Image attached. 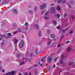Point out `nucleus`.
<instances>
[{
	"mask_svg": "<svg viewBox=\"0 0 75 75\" xmlns=\"http://www.w3.org/2000/svg\"><path fill=\"white\" fill-rule=\"evenodd\" d=\"M28 29V27H27V30Z\"/></svg>",
	"mask_w": 75,
	"mask_h": 75,
	"instance_id": "obj_63",
	"label": "nucleus"
},
{
	"mask_svg": "<svg viewBox=\"0 0 75 75\" xmlns=\"http://www.w3.org/2000/svg\"><path fill=\"white\" fill-rule=\"evenodd\" d=\"M17 56L18 58H19V57H20V54H18L17 55Z\"/></svg>",
	"mask_w": 75,
	"mask_h": 75,
	"instance_id": "obj_32",
	"label": "nucleus"
},
{
	"mask_svg": "<svg viewBox=\"0 0 75 75\" xmlns=\"http://www.w3.org/2000/svg\"><path fill=\"white\" fill-rule=\"evenodd\" d=\"M71 18L73 20H74V18H75L74 17V16L72 15L71 16Z\"/></svg>",
	"mask_w": 75,
	"mask_h": 75,
	"instance_id": "obj_25",
	"label": "nucleus"
},
{
	"mask_svg": "<svg viewBox=\"0 0 75 75\" xmlns=\"http://www.w3.org/2000/svg\"><path fill=\"white\" fill-rule=\"evenodd\" d=\"M49 70L47 69L46 72H49Z\"/></svg>",
	"mask_w": 75,
	"mask_h": 75,
	"instance_id": "obj_53",
	"label": "nucleus"
},
{
	"mask_svg": "<svg viewBox=\"0 0 75 75\" xmlns=\"http://www.w3.org/2000/svg\"><path fill=\"white\" fill-rule=\"evenodd\" d=\"M37 65H35V66H36Z\"/></svg>",
	"mask_w": 75,
	"mask_h": 75,
	"instance_id": "obj_62",
	"label": "nucleus"
},
{
	"mask_svg": "<svg viewBox=\"0 0 75 75\" xmlns=\"http://www.w3.org/2000/svg\"><path fill=\"white\" fill-rule=\"evenodd\" d=\"M55 10V8H52L51 11V13H52V12H54V11Z\"/></svg>",
	"mask_w": 75,
	"mask_h": 75,
	"instance_id": "obj_8",
	"label": "nucleus"
},
{
	"mask_svg": "<svg viewBox=\"0 0 75 75\" xmlns=\"http://www.w3.org/2000/svg\"><path fill=\"white\" fill-rule=\"evenodd\" d=\"M74 64V62H70L69 63V65L71 66V65H73V64Z\"/></svg>",
	"mask_w": 75,
	"mask_h": 75,
	"instance_id": "obj_21",
	"label": "nucleus"
},
{
	"mask_svg": "<svg viewBox=\"0 0 75 75\" xmlns=\"http://www.w3.org/2000/svg\"><path fill=\"white\" fill-rule=\"evenodd\" d=\"M50 69H51V66H48V67H47V69H48V70H50Z\"/></svg>",
	"mask_w": 75,
	"mask_h": 75,
	"instance_id": "obj_23",
	"label": "nucleus"
},
{
	"mask_svg": "<svg viewBox=\"0 0 75 75\" xmlns=\"http://www.w3.org/2000/svg\"><path fill=\"white\" fill-rule=\"evenodd\" d=\"M38 64L41 67H42L44 65L42 64H41L40 62H39Z\"/></svg>",
	"mask_w": 75,
	"mask_h": 75,
	"instance_id": "obj_11",
	"label": "nucleus"
},
{
	"mask_svg": "<svg viewBox=\"0 0 75 75\" xmlns=\"http://www.w3.org/2000/svg\"><path fill=\"white\" fill-rule=\"evenodd\" d=\"M58 58H59V57H57L55 59H54V61H57V59H58Z\"/></svg>",
	"mask_w": 75,
	"mask_h": 75,
	"instance_id": "obj_30",
	"label": "nucleus"
},
{
	"mask_svg": "<svg viewBox=\"0 0 75 75\" xmlns=\"http://www.w3.org/2000/svg\"><path fill=\"white\" fill-rule=\"evenodd\" d=\"M28 74V73H27V72H26L25 73V75H27Z\"/></svg>",
	"mask_w": 75,
	"mask_h": 75,
	"instance_id": "obj_50",
	"label": "nucleus"
},
{
	"mask_svg": "<svg viewBox=\"0 0 75 75\" xmlns=\"http://www.w3.org/2000/svg\"><path fill=\"white\" fill-rule=\"evenodd\" d=\"M51 61H52V59L51 58V57L50 56L48 57L47 58V62H48V63H50L51 62Z\"/></svg>",
	"mask_w": 75,
	"mask_h": 75,
	"instance_id": "obj_4",
	"label": "nucleus"
},
{
	"mask_svg": "<svg viewBox=\"0 0 75 75\" xmlns=\"http://www.w3.org/2000/svg\"><path fill=\"white\" fill-rule=\"evenodd\" d=\"M7 36H8V37H10V36H11V33H8L7 34Z\"/></svg>",
	"mask_w": 75,
	"mask_h": 75,
	"instance_id": "obj_24",
	"label": "nucleus"
},
{
	"mask_svg": "<svg viewBox=\"0 0 75 75\" xmlns=\"http://www.w3.org/2000/svg\"><path fill=\"white\" fill-rule=\"evenodd\" d=\"M50 37H52V38H54L55 37V35L53 34H52L51 35Z\"/></svg>",
	"mask_w": 75,
	"mask_h": 75,
	"instance_id": "obj_18",
	"label": "nucleus"
},
{
	"mask_svg": "<svg viewBox=\"0 0 75 75\" xmlns=\"http://www.w3.org/2000/svg\"><path fill=\"white\" fill-rule=\"evenodd\" d=\"M67 58V57L66 56H64L63 54H62V58H61V59L60 61V64H62V66H64V65H66V63L63 62V60H64V59H65V58Z\"/></svg>",
	"mask_w": 75,
	"mask_h": 75,
	"instance_id": "obj_1",
	"label": "nucleus"
},
{
	"mask_svg": "<svg viewBox=\"0 0 75 75\" xmlns=\"http://www.w3.org/2000/svg\"><path fill=\"white\" fill-rule=\"evenodd\" d=\"M33 53H31L30 54V57H32V56H33Z\"/></svg>",
	"mask_w": 75,
	"mask_h": 75,
	"instance_id": "obj_49",
	"label": "nucleus"
},
{
	"mask_svg": "<svg viewBox=\"0 0 75 75\" xmlns=\"http://www.w3.org/2000/svg\"><path fill=\"white\" fill-rule=\"evenodd\" d=\"M46 4H43L42 5H41L40 6V9L41 10H43V9H44V8H45Z\"/></svg>",
	"mask_w": 75,
	"mask_h": 75,
	"instance_id": "obj_5",
	"label": "nucleus"
},
{
	"mask_svg": "<svg viewBox=\"0 0 75 75\" xmlns=\"http://www.w3.org/2000/svg\"><path fill=\"white\" fill-rule=\"evenodd\" d=\"M65 3V0H63L62 1V3Z\"/></svg>",
	"mask_w": 75,
	"mask_h": 75,
	"instance_id": "obj_36",
	"label": "nucleus"
},
{
	"mask_svg": "<svg viewBox=\"0 0 75 75\" xmlns=\"http://www.w3.org/2000/svg\"><path fill=\"white\" fill-rule=\"evenodd\" d=\"M28 23H25V26H26V27H27V26L28 25Z\"/></svg>",
	"mask_w": 75,
	"mask_h": 75,
	"instance_id": "obj_27",
	"label": "nucleus"
},
{
	"mask_svg": "<svg viewBox=\"0 0 75 75\" xmlns=\"http://www.w3.org/2000/svg\"><path fill=\"white\" fill-rule=\"evenodd\" d=\"M62 70H61L60 71V72H62Z\"/></svg>",
	"mask_w": 75,
	"mask_h": 75,
	"instance_id": "obj_55",
	"label": "nucleus"
},
{
	"mask_svg": "<svg viewBox=\"0 0 75 75\" xmlns=\"http://www.w3.org/2000/svg\"><path fill=\"white\" fill-rule=\"evenodd\" d=\"M14 42L15 44H17L18 42V40L16 39H15L14 40Z\"/></svg>",
	"mask_w": 75,
	"mask_h": 75,
	"instance_id": "obj_16",
	"label": "nucleus"
},
{
	"mask_svg": "<svg viewBox=\"0 0 75 75\" xmlns=\"http://www.w3.org/2000/svg\"><path fill=\"white\" fill-rule=\"evenodd\" d=\"M17 33V31H16V32H14L13 34H16V33Z\"/></svg>",
	"mask_w": 75,
	"mask_h": 75,
	"instance_id": "obj_48",
	"label": "nucleus"
},
{
	"mask_svg": "<svg viewBox=\"0 0 75 75\" xmlns=\"http://www.w3.org/2000/svg\"><path fill=\"white\" fill-rule=\"evenodd\" d=\"M52 22L54 23V25H56V24H57V22H56V21L53 20L52 21Z\"/></svg>",
	"mask_w": 75,
	"mask_h": 75,
	"instance_id": "obj_12",
	"label": "nucleus"
},
{
	"mask_svg": "<svg viewBox=\"0 0 75 75\" xmlns=\"http://www.w3.org/2000/svg\"><path fill=\"white\" fill-rule=\"evenodd\" d=\"M53 41H55V39H54L53 40Z\"/></svg>",
	"mask_w": 75,
	"mask_h": 75,
	"instance_id": "obj_59",
	"label": "nucleus"
},
{
	"mask_svg": "<svg viewBox=\"0 0 75 75\" xmlns=\"http://www.w3.org/2000/svg\"><path fill=\"white\" fill-rule=\"evenodd\" d=\"M4 35H0V37H4Z\"/></svg>",
	"mask_w": 75,
	"mask_h": 75,
	"instance_id": "obj_38",
	"label": "nucleus"
},
{
	"mask_svg": "<svg viewBox=\"0 0 75 75\" xmlns=\"http://www.w3.org/2000/svg\"><path fill=\"white\" fill-rule=\"evenodd\" d=\"M1 62L0 61V64H1Z\"/></svg>",
	"mask_w": 75,
	"mask_h": 75,
	"instance_id": "obj_61",
	"label": "nucleus"
},
{
	"mask_svg": "<svg viewBox=\"0 0 75 75\" xmlns=\"http://www.w3.org/2000/svg\"><path fill=\"white\" fill-rule=\"evenodd\" d=\"M37 10V7H35V9H34V10L35 11H36Z\"/></svg>",
	"mask_w": 75,
	"mask_h": 75,
	"instance_id": "obj_31",
	"label": "nucleus"
},
{
	"mask_svg": "<svg viewBox=\"0 0 75 75\" xmlns=\"http://www.w3.org/2000/svg\"><path fill=\"white\" fill-rule=\"evenodd\" d=\"M56 9H57V10H61V8L59 7V6H58L56 7Z\"/></svg>",
	"mask_w": 75,
	"mask_h": 75,
	"instance_id": "obj_9",
	"label": "nucleus"
},
{
	"mask_svg": "<svg viewBox=\"0 0 75 75\" xmlns=\"http://www.w3.org/2000/svg\"><path fill=\"white\" fill-rule=\"evenodd\" d=\"M73 3H74V1H71L68 4V5L69 8H71V6H70V5L72 4Z\"/></svg>",
	"mask_w": 75,
	"mask_h": 75,
	"instance_id": "obj_6",
	"label": "nucleus"
},
{
	"mask_svg": "<svg viewBox=\"0 0 75 75\" xmlns=\"http://www.w3.org/2000/svg\"><path fill=\"white\" fill-rule=\"evenodd\" d=\"M61 0H58V3H60V2H61Z\"/></svg>",
	"mask_w": 75,
	"mask_h": 75,
	"instance_id": "obj_39",
	"label": "nucleus"
},
{
	"mask_svg": "<svg viewBox=\"0 0 75 75\" xmlns=\"http://www.w3.org/2000/svg\"><path fill=\"white\" fill-rule=\"evenodd\" d=\"M47 33L48 34H50V30H47Z\"/></svg>",
	"mask_w": 75,
	"mask_h": 75,
	"instance_id": "obj_22",
	"label": "nucleus"
},
{
	"mask_svg": "<svg viewBox=\"0 0 75 75\" xmlns=\"http://www.w3.org/2000/svg\"><path fill=\"white\" fill-rule=\"evenodd\" d=\"M44 19L45 20H48L49 19V17L47 16H45L44 17Z\"/></svg>",
	"mask_w": 75,
	"mask_h": 75,
	"instance_id": "obj_17",
	"label": "nucleus"
},
{
	"mask_svg": "<svg viewBox=\"0 0 75 75\" xmlns=\"http://www.w3.org/2000/svg\"><path fill=\"white\" fill-rule=\"evenodd\" d=\"M44 59H45V57H43V59L41 60V62H43V61H44Z\"/></svg>",
	"mask_w": 75,
	"mask_h": 75,
	"instance_id": "obj_19",
	"label": "nucleus"
},
{
	"mask_svg": "<svg viewBox=\"0 0 75 75\" xmlns=\"http://www.w3.org/2000/svg\"><path fill=\"white\" fill-rule=\"evenodd\" d=\"M1 40V38H0V40Z\"/></svg>",
	"mask_w": 75,
	"mask_h": 75,
	"instance_id": "obj_60",
	"label": "nucleus"
},
{
	"mask_svg": "<svg viewBox=\"0 0 75 75\" xmlns=\"http://www.w3.org/2000/svg\"><path fill=\"white\" fill-rule=\"evenodd\" d=\"M51 42V40H50L47 42V44L48 45H49V44H50V43Z\"/></svg>",
	"mask_w": 75,
	"mask_h": 75,
	"instance_id": "obj_20",
	"label": "nucleus"
},
{
	"mask_svg": "<svg viewBox=\"0 0 75 75\" xmlns=\"http://www.w3.org/2000/svg\"><path fill=\"white\" fill-rule=\"evenodd\" d=\"M54 5V4H52L51 5V6H53V5Z\"/></svg>",
	"mask_w": 75,
	"mask_h": 75,
	"instance_id": "obj_57",
	"label": "nucleus"
},
{
	"mask_svg": "<svg viewBox=\"0 0 75 75\" xmlns=\"http://www.w3.org/2000/svg\"><path fill=\"white\" fill-rule=\"evenodd\" d=\"M46 65H47V64H46Z\"/></svg>",
	"mask_w": 75,
	"mask_h": 75,
	"instance_id": "obj_64",
	"label": "nucleus"
},
{
	"mask_svg": "<svg viewBox=\"0 0 75 75\" xmlns=\"http://www.w3.org/2000/svg\"><path fill=\"white\" fill-rule=\"evenodd\" d=\"M72 48L71 46L68 47L67 49V52H69L71 50Z\"/></svg>",
	"mask_w": 75,
	"mask_h": 75,
	"instance_id": "obj_3",
	"label": "nucleus"
},
{
	"mask_svg": "<svg viewBox=\"0 0 75 75\" xmlns=\"http://www.w3.org/2000/svg\"><path fill=\"white\" fill-rule=\"evenodd\" d=\"M72 33H73V31L72 30H71V31H70L69 33V35H71V34H72Z\"/></svg>",
	"mask_w": 75,
	"mask_h": 75,
	"instance_id": "obj_15",
	"label": "nucleus"
},
{
	"mask_svg": "<svg viewBox=\"0 0 75 75\" xmlns=\"http://www.w3.org/2000/svg\"><path fill=\"white\" fill-rule=\"evenodd\" d=\"M61 51V49H60L59 51L57 52H59Z\"/></svg>",
	"mask_w": 75,
	"mask_h": 75,
	"instance_id": "obj_45",
	"label": "nucleus"
},
{
	"mask_svg": "<svg viewBox=\"0 0 75 75\" xmlns=\"http://www.w3.org/2000/svg\"><path fill=\"white\" fill-rule=\"evenodd\" d=\"M48 12H47L45 13V16H47V15L48 14Z\"/></svg>",
	"mask_w": 75,
	"mask_h": 75,
	"instance_id": "obj_34",
	"label": "nucleus"
},
{
	"mask_svg": "<svg viewBox=\"0 0 75 75\" xmlns=\"http://www.w3.org/2000/svg\"><path fill=\"white\" fill-rule=\"evenodd\" d=\"M24 45V41L23 40H21V42L19 43V47L20 48H22L23 47Z\"/></svg>",
	"mask_w": 75,
	"mask_h": 75,
	"instance_id": "obj_2",
	"label": "nucleus"
},
{
	"mask_svg": "<svg viewBox=\"0 0 75 75\" xmlns=\"http://www.w3.org/2000/svg\"><path fill=\"white\" fill-rule=\"evenodd\" d=\"M61 27H60V26H58L57 27V29H60V28Z\"/></svg>",
	"mask_w": 75,
	"mask_h": 75,
	"instance_id": "obj_41",
	"label": "nucleus"
},
{
	"mask_svg": "<svg viewBox=\"0 0 75 75\" xmlns=\"http://www.w3.org/2000/svg\"><path fill=\"white\" fill-rule=\"evenodd\" d=\"M29 13H33V11H30Z\"/></svg>",
	"mask_w": 75,
	"mask_h": 75,
	"instance_id": "obj_47",
	"label": "nucleus"
},
{
	"mask_svg": "<svg viewBox=\"0 0 75 75\" xmlns=\"http://www.w3.org/2000/svg\"><path fill=\"white\" fill-rule=\"evenodd\" d=\"M69 41H67L66 42V44H68L69 42Z\"/></svg>",
	"mask_w": 75,
	"mask_h": 75,
	"instance_id": "obj_44",
	"label": "nucleus"
},
{
	"mask_svg": "<svg viewBox=\"0 0 75 75\" xmlns=\"http://www.w3.org/2000/svg\"><path fill=\"white\" fill-rule=\"evenodd\" d=\"M55 17H57V18H59V17L60 16L59 14H56L55 15Z\"/></svg>",
	"mask_w": 75,
	"mask_h": 75,
	"instance_id": "obj_13",
	"label": "nucleus"
},
{
	"mask_svg": "<svg viewBox=\"0 0 75 75\" xmlns=\"http://www.w3.org/2000/svg\"><path fill=\"white\" fill-rule=\"evenodd\" d=\"M13 11L14 13H17V11L16 9H14L13 10Z\"/></svg>",
	"mask_w": 75,
	"mask_h": 75,
	"instance_id": "obj_14",
	"label": "nucleus"
},
{
	"mask_svg": "<svg viewBox=\"0 0 75 75\" xmlns=\"http://www.w3.org/2000/svg\"><path fill=\"white\" fill-rule=\"evenodd\" d=\"M24 37V36L23 35H22L21 36V38H22Z\"/></svg>",
	"mask_w": 75,
	"mask_h": 75,
	"instance_id": "obj_51",
	"label": "nucleus"
},
{
	"mask_svg": "<svg viewBox=\"0 0 75 75\" xmlns=\"http://www.w3.org/2000/svg\"><path fill=\"white\" fill-rule=\"evenodd\" d=\"M61 45L60 44H58L57 45V47H61Z\"/></svg>",
	"mask_w": 75,
	"mask_h": 75,
	"instance_id": "obj_37",
	"label": "nucleus"
},
{
	"mask_svg": "<svg viewBox=\"0 0 75 75\" xmlns=\"http://www.w3.org/2000/svg\"><path fill=\"white\" fill-rule=\"evenodd\" d=\"M67 14L64 13V17H67Z\"/></svg>",
	"mask_w": 75,
	"mask_h": 75,
	"instance_id": "obj_29",
	"label": "nucleus"
},
{
	"mask_svg": "<svg viewBox=\"0 0 75 75\" xmlns=\"http://www.w3.org/2000/svg\"><path fill=\"white\" fill-rule=\"evenodd\" d=\"M29 62H31V60H29Z\"/></svg>",
	"mask_w": 75,
	"mask_h": 75,
	"instance_id": "obj_56",
	"label": "nucleus"
},
{
	"mask_svg": "<svg viewBox=\"0 0 75 75\" xmlns=\"http://www.w3.org/2000/svg\"><path fill=\"white\" fill-rule=\"evenodd\" d=\"M4 44V42H2L1 43V45H3Z\"/></svg>",
	"mask_w": 75,
	"mask_h": 75,
	"instance_id": "obj_54",
	"label": "nucleus"
},
{
	"mask_svg": "<svg viewBox=\"0 0 75 75\" xmlns=\"http://www.w3.org/2000/svg\"><path fill=\"white\" fill-rule=\"evenodd\" d=\"M4 71H5L4 69H2L1 70V71L2 72H4Z\"/></svg>",
	"mask_w": 75,
	"mask_h": 75,
	"instance_id": "obj_43",
	"label": "nucleus"
},
{
	"mask_svg": "<svg viewBox=\"0 0 75 75\" xmlns=\"http://www.w3.org/2000/svg\"><path fill=\"white\" fill-rule=\"evenodd\" d=\"M55 67V64H54L53 65L52 68H54Z\"/></svg>",
	"mask_w": 75,
	"mask_h": 75,
	"instance_id": "obj_40",
	"label": "nucleus"
},
{
	"mask_svg": "<svg viewBox=\"0 0 75 75\" xmlns=\"http://www.w3.org/2000/svg\"><path fill=\"white\" fill-rule=\"evenodd\" d=\"M2 69V67L1 66H0V69Z\"/></svg>",
	"mask_w": 75,
	"mask_h": 75,
	"instance_id": "obj_52",
	"label": "nucleus"
},
{
	"mask_svg": "<svg viewBox=\"0 0 75 75\" xmlns=\"http://www.w3.org/2000/svg\"><path fill=\"white\" fill-rule=\"evenodd\" d=\"M35 52L36 54H38V53L37 52V50H35Z\"/></svg>",
	"mask_w": 75,
	"mask_h": 75,
	"instance_id": "obj_35",
	"label": "nucleus"
},
{
	"mask_svg": "<svg viewBox=\"0 0 75 75\" xmlns=\"http://www.w3.org/2000/svg\"><path fill=\"white\" fill-rule=\"evenodd\" d=\"M29 75H31V73H29Z\"/></svg>",
	"mask_w": 75,
	"mask_h": 75,
	"instance_id": "obj_58",
	"label": "nucleus"
},
{
	"mask_svg": "<svg viewBox=\"0 0 75 75\" xmlns=\"http://www.w3.org/2000/svg\"><path fill=\"white\" fill-rule=\"evenodd\" d=\"M18 31H19V32H20V33H21V29H18Z\"/></svg>",
	"mask_w": 75,
	"mask_h": 75,
	"instance_id": "obj_33",
	"label": "nucleus"
},
{
	"mask_svg": "<svg viewBox=\"0 0 75 75\" xmlns=\"http://www.w3.org/2000/svg\"><path fill=\"white\" fill-rule=\"evenodd\" d=\"M41 32H39L38 33V36L40 37L41 36Z\"/></svg>",
	"mask_w": 75,
	"mask_h": 75,
	"instance_id": "obj_10",
	"label": "nucleus"
},
{
	"mask_svg": "<svg viewBox=\"0 0 75 75\" xmlns=\"http://www.w3.org/2000/svg\"><path fill=\"white\" fill-rule=\"evenodd\" d=\"M24 64V62H22L21 63L20 65H23Z\"/></svg>",
	"mask_w": 75,
	"mask_h": 75,
	"instance_id": "obj_28",
	"label": "nucleus"
},
{
	"mask_svg": "<svg viewBox=\"0 0 75 75\" xmlns=\"http://www.w3.org/2000/svg\"><path fill=\"white\" fill-rule=\"evenodd\" d=\"M37 74V71H35V75H36V74Z\"/></svg>",
	"mask_w": 75,
	"mask_h": 75,
	"instance_id": "obj_46",
	"label": "nucleus"
},
{
	"mask_svg": "<svg viewBox=\"0 0 75 75\" xmlns=\"http://www.w3.org/2000/svg\"><path fill=\"white\" fill-rule=\"evenodd\" d=\"M45 11H43L42 12L41 14V15H42V14H43L44 13V12H45Z\"/></svg>",
	"mask_w": 75,
	"mask_h": 75,
	"instance_id": "obj_42",
	"label": "nucleus"
},
{
	"mask_svg": "<svg viewBox=\"0 0 75 75\" xmlns=\"http://www.w3.org/2000/svg\"><path fill=\"white\" fill-rule=\"evenodd\" d=\"M34 27L35 28H36L37 29V30H38V28H39L38 26V25H34Z\"/></svg>",
	"mask_w": 75,
	"mask_h": 75,
	"instance_id": "obj_7",
	"label": "nucleus"
},
{
	"mask_svg": "<svg viewBox=\"0 0 75 75\" xmlns=\"http://www.w3.org/2000/svg\"><path fill=\"white\" fill-rule=\"evenodd\" d=\"M62 33H64L66 31V30H62Z\"/></svg>",
	"mask_w": 75,
	"mask_h": 75,
	"instance_id": "obj_26",
	"label": "nucleus"
}]
</instances>
